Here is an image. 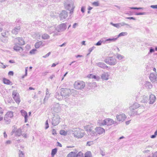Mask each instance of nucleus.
Returning <instances> with one entry per match:
<instances>
[{
    "instance_id": "nucleus-35",
    "label": "nucleus",
    "mask_w": 157,
    "mask_h": 157,
    "mask_svg": "<svg viewBox=\"0 0 157 157\" xmlns=\"http://www.w3.org/2000/svg\"><path fill=\"white\" fill-rule=\"evenodd\" d=\"M42 42L41 41H40L38 42H36L35 44V47L36 48H39L41 45H42Z\"/></svg>"
},
{
    "instance_id": "nucleus-48",
    "label": "nucleus",
    "mask_w": 157,
    "mask_h": 157,
    "mask_svg": "<svg viewBox=\"0 0 157 157\" xmlns=\"http://www.w3.org/2000/svg\"><path fill=\"white\" fill-rule=\"evenodd\" d=\"M65 99V101L68 103H70L71 101V99L67 98H64Z\"/></svg>"
},
{
    "instance_id": "nucleus-3",
    "label": "nucleus",
    "mask_w": 157,
    "mask_h": 157,
    "mask_svg": "<svg viewBox=\"0 0 157 157\" xmlns=\"http://www.w3.org/2000/svg\"><path fill=\"white\" fill-rule=\"evenodd\" d=\"M51 107L52 113L53 115L58 113L60 110V107L58 103H55L51 105Z\"/></svg>"
},
{
    "instance_id": "nucleus-5",
    "label": "nucleus",
    "mask_w": 157,
    "mask_h": 157,
    "mask_svg": "<svg viewBox=\"0 0 157 157\" xmlns=\"http://www.w3.org/2000/svg\"><path fill=\"white\" fill-rule=\"evenodd\" d=\"M140 107L139 104L137 103H135L129 107V109L131 112V115H134L139 114L137 111L135 110Z\"/></svg>"
},
{
    "instance_id": "nucleus-36",
    "label": "nucleus",
    "mask_w": 157,
    "mask_h": 157,
    "mask_svg": "<svg viewBox=\"0 0 157 157\" xmlns=\"http://www.w3.org/2000/svg\"><path fill=\"white\" fill-rule=\"evenodd\" d=\"M128 34V33L127 32H121V33H120L117 36V39L121 36H124L127 35Z\"/></svg>"
},
{
    "instance_id": "nucleus-42",
    "label": "nucleus",
    "mask_w": 157,
    "mask_h": 157,
    "mask_svg": "<svg viewBox=\"0 0 157 157\" xmlns=\"http://www.w3.org/2000/svg\"><path fill=\"white\" fill-rule=\"evenodd\" d=\"M84 157H91V152L90 151L87 152L85 154Z\"/></svg>"
},
{
    "instance_id": "nucleus-40",
    "label": "nucleus",
    "mask_w": 157,
    "mask_h": 157,
    "mask_svg": "<svg viewBox=\"0 0 157 157\" xmlns=\"http://www.w3.org/2000/svg\"><path fill=\"white\" fill-rule=\"evenodd\" d=\"M117 39V38H108L105 40L106 41H109L110 42H114L116 41Z\"/></svg>"
},
{
    "instance_id": "nucleus-18",
    "label": "nucleus",
    "mask_w": 157,
    "mask_h": 157,
    "mask_svg": "<svg viewBox=\"0 0 157 157\" xmlns=\"http://www.w3.org/2000/svg\"><path fill=\"white\" fill-rule=\"evenodd\" d=\"M96 65L97 66H98L99 67H100L102 68L103 69H107L108 70H109L110 68L108 66H107V65L104 63L101 62H99L96 63Z\"/></svg>"
},
{
    "instance_id": "nucleus-37",
    "label": "nucleus",
    "mask_w": 157,
    "mask_h": 157,
    "mask_svg": "<svg viewBox=\"0 0 157 157\" xmlns=\"http://www.w3.org/2000/svg\"><path fill=\"white\" fill-rule=\"evenodd\" d=\"M110 24L113 26L116 27L118 29L121 28L120 26V23L117 24H114L112 22H111Z\"/></svg>"
},
{
    "instance_id": "nucleus-1",
    "label": "nucleus",
    "mask_w": 157,
    "mask_h": 157,
    "mask_svg": "<svg viewBox=\"0 0 157 157\" xmlns=\"http://www.w3.org/2000/svg\"><path fill=\"white\" fill-rule=\"evenodd\" d=\"M64 6L66 9L70 11V14L72 15L75 7L74 2L71 0H67L65 2Z\"/></svg>"
},
{
    "instance_id": "nucleus-21",
    "label": "nucleus",
    "mask_w": 157,
    "mask_h": 157,
    "mask_svg": "<svg viewBox=\"0 0 157 157\" xmlns=\"http://www.w3.org/2000/svg\"><path fill=\"white\" fill-rule=\"evenodd\" d=\"M21 29V27L20 26L15 27L12 30V33L16 35L18 33Z\"/></svg>"
},
{
    "instance_id": "nucleus-24",
    "label": "nucleus",
    "mask_w": 157,
    "mask_h": 157,
    "mask_svg": "<svg viewBox=\"0 0 157 157\" xmlns=\"http://www.w3.org/2000/svg\"><path fill=\"white\" fill-rule=\"evenodd\" d=\"M155 97L154 95L152 94L150 95L149 97V103L153 104L155 102Z\"/></svg>"
},
{
    "instance_id": "nucleus-49",
    "label": "nucleus",
    "mask_w": 157,
    "mask_h": 157,
    "mask_svg": "<svg viewBox=\"0 0 157 157\" xmlns=\"http://www.w3.org/2000/svg\"><path fill=\"white\" fill-rule=\"evenodd\" d=\"M36 51V49H33L31 50L29 52V53L31 55H33L35 53V52Z\"/></svg>"
},
{
    "instance_id": "nucleus-38",
    "label": "nucleus",
    "mask_w": 157,
    "mask_h": 157,
    "mask_svg": "<svg viewBox=\"0 0 157 157\" xmlns=\"http://www.w3.org/2000/svg\"><path fill=\"white\" fill-rule=\"evenodd\" d=\"M49 36L47 34H44L42 35V38L44 40H46L49 39Z\"/></svg>"
},
{
    "instance_id": "nucleus-39",
    "label": "nucleus",
    "mask_w": 157,
    "mask_h": 157,
    "mask_svg": "<svg viewBox=\"0 0 157 157\" xmlns=\"http://www.w3.org/2000/svg\"><path fill=\"white\" fill-rule=\"evenodd\" d=\"M18 154L19 157H24V153L20 150L19 151Z\"/></svg>"
},
{
    "instance_id": "nucleus-14",
    "label": "nucleus",
    "mask_w": 157,
    "mask_h": 157,
    "mask_svg": "<svg viewBox=\"0 0 157 157\" xmlns=\"http://www.w3.org/2000/svg\"><path fill=\"white\" fill-rule=\"evenodd\" d=\"M105 123H106V125H110L113 124H115L117 125L118 124L117 122L113 120V119L110 118H107L105 120Z\"/></svg>"
},
{
    "instance_id": "nucleus-16",
    "label": "nucleus",
    "mask_w": 157,
    "mask_h": 157,
    "mask_svg": "<svg viewBox=\"0 0 157 157\" xmlns=\"http://www.w3.org/2000/svg\"><path fill=\"white\" fill-rule=\"evenodd\" d=\"M68 16V13L65 10H63L59 14V17L61 20L65 19Z\"/></svg>"
},
{
    "instance_id": "nucleus-47",
    "label": "nucleus",
    "mask_w": 157,
    "mask_h": 157,
    "mask_svg": "<svg viewBox=\"0 0 157 157\" xmlns=\"http://www.w3.org/2000/svg\"><path fill=\"white\" fill-rule=\"evenodd\" d=\"M120 27H121L122 26H124L125 25H127L130 28H131V27L130 26V25H128V24H126L124 22H121V23H120Z\"/></svg>"
},
{
    "instance_id": "nucleus-33",
    "label": "nucleus",
    "mask_w": 157,
    "mask_h": 157,
    "mask_svg": "<svg viewBox=\"0 0 157 157\" xmlns=\"http://www.w3.org/2000/svg\"><path fill=\"white\" fill-rule=\"evenodd\" d=\"M10 118L5 116L4 118V120L5 121L6 123L7 124H9L11 122Z\"/></svg>"
},
{
    "instance_id": "nucleus-61",
    "label": "nucleus",
    "mask_w": 157,
    "mask_h": 157,
    "mask_svg": "<svg viewBox=\"0 0 157 157\" xmlns=\"http://www.w3.org/2000/svg\"><path fill=\"white\" fill-rule=\"evenodd\" d=\"M152 157H157V151L153 153Z\"/></svg>"
},
{
    "instance_id": "nucleus-53",
    "label": "nucleus",
    "mask_w": 157,
    "mask_h": 157,
    "mask_svg": "<svg viewBox=\"0 0 157 157\" xmlns=\"http://www.w3.org/2000/svg\"><path fill=\"white\" fill-rule=\"evenodd\" d=\"M94 144L93 141H88L87 142L86 145L88 146H90Z\"/></svg>"
},
{
    "instance_id": "nucleus-54",
    "label": "nucleus",
    "mask_w": 157,
    "mask_h": 157,
    "mask_svg": "<svg viewBox=\"0 0 157 157\" xmlns=\"http://www.w3.org/2000/svg\"><path fill=\"white\" fill-rule=\"evenodd\" d=\"M102 43V41L101 40L98 41L97 43L95 44V45L96 46H100L101 45Z\"/></svg>"
},
{
    "instance_id": "nucleus-25",
    "label": "nucleus",
    "mask_w": 157,
    "mask_h": 157,
    "mask_svg": "<svg viewBox=\"0 0 157 157\" xmlns=\"http://www.w3.org/2000/svg\"><path fill=\"white\" fill-rule=\"evenodd\" d=\"M55 98L59 100H61L63 98V97L61 95V92L60 94L58 92H56L55 95Z\"/></svg>"
},
{
    "instance_id": "nucleus-29",
    "label": "nucleus",
    "mask_w": 157,
    "mask_h": 157,
    "mask_svg": "<svg viewBox=\"0 0 157 157\" xmlns=\"http://www.w3.org/2000/svg\"><path fill=\"white\" fill-rule=\"evenodd\" d=\"M145 86L147 89H151L152 87V85L151 83L148 82H146Z\"/></svg>"
},
{
    "instance_id": "nucleus-27",
    "label": "nucleus",
    "mask_w": 157,
    "mask_h": 157,
    "mask_svg": "<svg viewBox=\"0 0 157 157\" xmlns=\"http://www.w3.org/2000/svg\"><path fill=\"white\" fill-rule=\"evenodd\" d=\"M77 151H72L68 154L67 157H76Z\"/></svg>"
},
{
    "instance_id": "nucleus-31",
    "label": "nucleus",
    "mask_w": 157,
    "mask_h": 157,
    "mask_svg": "<svg viewBox=\"0 0 157 157\" xmlns=\"http://www.w3.org/2000/svg\"><path fill=\"white\" fill-rule=\"evenodd\" d=\"M21 130L20 128L17 129L15 133V135L16 136H19L21 133Z\"/></svg>"
},
{
    "instance_id": "nucleus-4",
    "label": "nucleus",
    "mask_w": 157,
    "mask_h": 157,
    "mask_svg": "<svg viewBox=\"0 0 157 157\" xmlns=\"http://www.w3.org/2000/svg\"><path fill=\"white\" fill-rule=\"evenodd\" d=\"M104 61L106 63L111 66L114 65L117 63L116 59L113 57H107L104 59Z\"/></svg>"
},
{
    "instance_id": "nucleus-12",
    "label": "nucleus",
    "mask_w": 157,
    "mask_h": 157,
    "mask_svg": "<svg viewBox=\"0 0 157 157\" xmlns=\"http://www.w3.org/2000/svg\"><path fill=\"white\" fill-rule=\"evenodd\" d=\"M73 134L75 137L78 138H81L84 135L83 133H82L79 130L77 129L74 130Z\"/></svg>"
},
{
    "instance_id": "nucleus-26",
    "label": "nucleus",
    "mask_w": 157,
    "mask_h": 157,
    "mask_svg": "<svg viewBox=\"0 0 157 157\" xmlns=\"http://www.w3.org/2000/svg\"><path fill=\"white\" fill-rule=\"evenodd\" d=\"M141 102L143 103H147L148 101V97L147 96L143 95L141 97Z\"/></svg>"
},
{
    "instance_id": "nucleus-64",
    "label": "nucleus",
    "mask_w": 157,
    "mask_h": 157,
    "mask_svg": "<svg viewBox=\"0 0 157 157\" xmlns=\"http://www.w3.org/2000/svg\"><path fill=\"white\" fill-rule=\"evenodd\" d=\"M52 134L53 135L56 134V131L55 129H53L52 130Z\"/></svg>"
},
{
    "instance_id": "nucleus-43",
    "label": "nucleus",
    "mask_w": 157,
    "mask_h": 157,
    "mask_svg": "<svg viewBox=\"0 0 157 157\" xmlns=\"http://www.w3.org/2000/svg\"><path fill=\"white\" fill-rule=\"evenodd\" d=\"M117 58L119 60H121L124 58V56L120 54H117Z\"/></svg>"
},
{
    "instance_id": "nucleus-60",
    "label": "nucleus",
    "mask_w": 157,
    "mask_h": 157,
    "mask_svg": "<svg viewBox=\"0 0 157 157\" xmlns=\"http://www.w3.org/2000/svg\"><path fill=\"white\" fill-rule=\"evenodd\" d=\"M126 19H130V20H136V19L135 18L133 17H127L125 18Z\"/></svg>"
},
{
    "instance_id": "nucleus-8",
    "label": "nucleus",
    "mask_w": 157,
    "mask_h": 157,
    "mask_svg": "<svg viewBox=\"0 0 157 157\" xmlns=\"http://www.w3.org/2000/svg\"><path fill=\"white\" fill-rule=\"evenodd\" d=\"M14 42L15 44L22 45L25 44V41L21 37H17L14 40Z\"/></svg>"
},
{
    "instance_id": "nucleus-58",
    "label": "nucleus",
    "mask_w": 157,
    "mask_h": 157,
    "mask_svg": "<svg viewBox=\"0 0 157 157\" xmlns=\"http://www.w3.org/2000/svg\"><path fill=\"white\" fill-rule=\"evenodd\" d=\"M51 54V52H49L48 53H47V54L45 55V56H43V57L44 58H46L47 57H48Z\"/></svg>"
},
{
    "instance_id": "nucleus-15",
    "label": "nucleus",
    "mask_w": 157,
    "mask_h": 157,
    "mask_svg": "<svg viewBox=\"0 0 157 157\" xmlns=\"http://www.w3.org/2000/svg\"><path fill=\"white\" fill-rule=\"evenodd\" d=\"M116 117L118 121L122 122L124 121L126 117L125 114L122 113L118 115H117Z\"/></svg>"
},
{
    "instance_id": "nucleus-11",
    "label": "nucleus",
    "mask_w": 157,
    "mask_h": 157,
    "mask_svg": "<svg viewBox=\"0 0 157 157\" xmlns=\"http://www.w3.org/2000/svg\"><path fill=\"white\" fill-rule=\"evenodd\" d=\"M12 94L13 98L15 102L19 104L20 102V99L19 97V94L16 91H14L13 92Z\"/></svg>"
},
{
    "instance_id": "nucleus-32",
    "label": "nucleus",
    "mask_w": 157,
    "mask_h": 157,
    "mask_svg": "<svg viewBox=\"0 0 157 157\" xmlns=\"http://www.w3.org/2000/svg\"><path fill=\"white\" fill-rule=\"evenodd\" d=\"M46 96L45 97L44 100V101L46 99L47 100L48 98H49L50 96V94L48 91V88H47L46 89Z\"/></svg>"
},
{
    "instance_id": "nucleus-57",
    "label": "nucleus",
    "mask_w": 157,
    "mask_h": 157,
    "mask_svg": "<svg viewBox=\"0 0 157 157\" xmlns=\"http://www.w3.org/2000/svg\"><path fill=\"white\" fill-rule=\"evenodd\" d=\"M93 76L92 77V78H94L95 79H96L97 80H98L99 79V76L97 77L95 75H92Z\"/></svg>"
},
{
    "instance_id": "nucleus-30",
    "label": "nucleus",
    "mask_w": 157,
    "mask_h": 157,
    "mask_svg": "<svg viewBox=\"0 0 157 157\" xmlns=\"http://www.w3.org/2000/svg\"><path fill=\"white\" fill-rule=\"evenodd\" d=\"M5 116L11 118L13 117V112L12 111L8 112H7Z\"/></svg>"
},
{
    "instance_id": "nucleus-23",
    "label": "nucleus",
    "mask_w": 157,
    "mask_h": 157,
    "mask_svg": "<svg viewBox=\"0 0 157 157\" xmlns=\"http://www.w3.org/2000/svg\"><path fill=\"white\" fill-rule=\"evenodd\" d=\"M21 113L22 115L24 117L25 122H27L28 121V115L27 112L24 110H22L21 111Z\"/></svg>"
},
{
    "instance_id": "nucleus-17",
    "label": "nucleus",
    "mask_w": 157,
    "mask_h": 157,
    "mask_svg": "<svg viewBox=\"0 0 157 157\" xmlns=\"http://www.w3.org/2000/svg\"><path fill=\"white\" fill-rule=\"evenodd\" d=\"M149 78L152 82L157 81V74L155 73H151L150 75Z\"/></svg>"
},
{
    "instance_id": "nucleus-46",
    "label": "nucleus",
    "mask_w": 157,
    "mask_h": 157,
    "mask_svg": "<svg viewBox=\"0 0 157 157\" xmlns=\"http://www.w3.org/2000/svg\"><path fill=\"white\" fill-rule=\"evenodd\" d=\"M8 33V31H6L4 33H1L2 36L4 38L7 37V36Z\"/></svg>"
},
{
    "instance_id": "nucleus-9",
    "label": "nucleus",
    "mask_w": 157,
    "mask_h": 157,
    "mask_svg": "<svg viewBox=\"0 0 157 157\" xmlns=\"http://www.w3.org/2000/svg\"><path fill=\"white\" fill-rule=\"evenodd\" d=\"M66 25L65 23L61 24L56 28V30L58 32L63 31L66 29Z\"/></svg>"
},
{
    "instance_id": "nucleus-28",
    "label": "nucleus",
    "mask_w": 157,
    "mask_h": 157,
    "mask_svg": "<svg viewBox=\"0 0 157 157\" xmlns=\"http://www.w3.org/2000/svg\"><path fill=\"white\" fill-rule=\"evenodd\" d=\"M3 83L7 85H12V82L9 79L4 78L3 79Z\"/></svg>"
},
{
    "instance_id": "nucleus-6",
    "label": "nucleus",
    "mask_w": 157,
    "mask_h": 157,
    "mask_svg": "<svg viewBox=\"0 0 157 157\" xmlns=\"http://www.w3.org/2000/svg\"><path fill=\"white\" fill-rule=\"evenodd\" d=\"M85 86V83L83 81H78L75 82L74 84L75 89L78 90H82L83 89Z\"/></svg>"
},
{
    "instance_id": "nucleus-7",
    "label": "nucleus",
    "mask_w": 157,
    "mask_h": 157,
    "mask_svg": "<svg viewBox=\"0 0 157 157\" xmlns=\"http://www.w3.org/2000/svg\"><path fill=\"white\" fill-rule=\"evenodd\" d=\"M54 117H53L52 124L54 126H55L57 125L60 122V117L58 115L54 114Z\"/></svg>"
},
{
    "instance_id": "nucleus-52",
    "label": "nucleus",
    "mask_w": 157,
    "mask_h": 157,
    "mask_svg": "<svg viewBox=\"0 0 157 157\" xmlns=\"http://www.w3.org/2000/svg\"><path fill=\"white\" fill-rule=\"evenodd\" d=\"M60 134L61 135L65 136L66 135L67 133L64 130H61L60 131Z\"/></svg>"
},
{
    "instance_id": "nucleus-45",
    "label": "nucleus",
    "mask_w": 157,
    "mask_h": 157,
    "mask_svg": "<svg viewBox=\"0 0 157 157\" xmlns=\"http://www.w3.org/2000/svg\"><path fill=\"white\" fill-rule=\"evenodd\" d=\"M76 157H83V153L81 151L79 152L78 153H76Z\"/></svg>"
},
{
    "instance_id": "nucleus-63",
    "label": "nucleus",
    "mask_w": 157,
    "mask_h": 157,
    "mask_svg": "<svg viewBox=\"0 0 157 157\" xmlns=\"http://www.w3.org/2000/svg\"><path fill=\"white\" fill-rule=\"evenodd\" d=\"M154 52V49L151 48L150 49L149 52V54L150 53H152Z\"/></svg>"
},
{
    "instance_id": "nucleus-44",
    "label": "nucleus",
    "mask_w": 157,
    "mask_h": 157,
    "mask_svg": "<svg viewBox=\"0 0 157 157\" xmlns=\"http://www.w3.org/2000/svg\"><path fill=\"white\" fill-rule=\"evenodd\" d=\"M92 5L95 6H99L100 5V3L99 1L94 2L92 3Z\"/></svg>"
},
{
    "instance_id": "nucleus-62",
    "label": "nucleus",
    "mask_w": 157,
    "mask_h": 157,
    "mask_svg": "<svg viewBox=\"0 0 157 157\" xmlns=\"http://www.w3.org/2000/svg\"><path fill=\"white\" fill-rule=\"evenodd\" d=\"M8 75L13 76V71H10L8 74Z\"/></svg>"
},
{
    "instance_id": "nucleus-56",
    "label": "nucleus",
    "mask_w": 157,
    "mask_h": 157,
    "mask_svg": "<svg viewBox=\"0 0 157 157\" xmlns=\"http://www.w3.org/2000/svg\"><path fill=\"white\" fill-rule=\"evenodd\" d=\"M131 9H133V10H140L142 9L143 8H141V7H130V8Z\"/></svg>"
},
{
    "instance_id": "nucleus-13",
    "label": "nucleus",
    "mask_w": 157,
    "mask_h": 157,
    "mask_svg": "<svg viewBox=\"0 0 157 157\" xmlns=\"http://www.w3.org/2000/svg\"><path fill=\"white\" fill-rule=\"evenodd\" d=\"M89 125H87L84 127V128L86 129L88 134H90L91 136H97V132L95 131L92 130L91 128H89Z\"/></svg>"
},
{
    "instance_id": "nucleus-22",
    "label": "nucleus",
    "mask_w": 157,
    "mask_h": 157,
    "mask_svg": "<svg viewBox=\"0 0 157 157\" xmlns=\"http://www.w3.org/2000/svg\"><path fill=\"white\" fill-rule=\"evenodd\" d=\"M56 28L54 26H52L47 27L46 30L48 31L50 34H51L55 32L56 30Z\"/></svg>"
},
{
    "instance_id": "nucleus-55",
    "label": "nucleus",
    "mask_w": 157,
    "mask_h": 157,
    "mask_svg": "<svg viewBox=\"0 0 157 157\" xmlns=\"http://www.w3.org/2000/svg\"><path fill=\"white\" fill-rule=\"evenodd\" d=\"M49 127V124L48 122V121L47 120L45 122V129H48Z\"/></svg>"
},
{
    "instance_id": "nucleus-50",
    "label": "nucleus",
    "mask_w": 157,
    "mask_h": 157,
    "mask_svg": "<svg viewBox=\"0 0 157 157\" xmlns=\"http://www.w3.org/2000/svg\"><path fill=\"white\" fill-rule=\"evenodd\" d=\"M147 14V13L146 12H140V13H136L135 14L137 15H146Z\"/></svg>"
},
{
    "instance_id": "nucleus-34",
    "label": "nucleus",
    "mask_w": 157,
    "mask_h": 157,
    "mask_svg": "<svg viewBox=\"0 0 157 157\" xmlns=\"http://www.w3.org/2000/svg\"><path fill=\"white\" fill-rule=\"evenodd\" d=\"M104 121L105 120H98V123L99 125L100 126H102L105 125H106V123H105L104 122Z\"/></svg>"
},
{
    "instance_id": "nucleus-19",
    "label": "nucleus",
    "mask_w": 157,
    "mask_h": 157,
    "mask_svg": "<svg viewBox=\"0 0 157 157\" xmlns=\"http://www.w3.org/2000/svg\"><path fill=\"white\" fill-rule=\"evenodd\" d=\"M95 130L97 132V135L98 134L100 135L105 132V130L101 127H96L95 129Z\"/></svg>"
},
{
    "instance_id": "nucleus-2",
    "label": "nucleus",
    "mask_w": 157,
    "mask_h": 157,
    "mask_svg": "<svg viewBox=\"0 0 157 157\" xmlns=\"http://www.w3.org/2000/svg\"><path fill=\"white\" fill-rule=\"evenodd\" d=\"M76 90L72 89L62 88L61 89V94L63 98H67L69 97L72 93V91Z\"/></svg>"
},
{
    "instance_id": "nucleus-59",
    "label": "nucleus",
    "mask_w": 157,
    "mask_h": 157,
    "mask_svg": "<svg viewBox=\"0 0 157 157\" xmlns=\"http://www.w3.org/2000/svg\"><path fill=\"white\" fill-rule=\"evenodd\" d=\"M153 9H157V5H152L150 6Z\"/></svg>"
},
{
    "instance_id": "nucleus-20",
    "label": "nucleus",
    "mask_w": 157,
    "mask_h": 157,
    "mask_svg": "<svg viewBox=\"0 0 157 157\" xmlns=\"http://www.w3.org/2000/svg\"><path fill=\"white\" fill-rule=\"evenodd\" d=\"M109 76L108 72H104L101 75V78L103 80H107L109 79Z\"/></svg>"
},
{
    "instance_id": "nucleus-10",
    "label": "nucleus",
    "mask_w": 157,
    "mask_h": 157,
    "mask_svg": "<svg viewBox=\"0 0 157 157\" xmlns=\"http://www.w3.org/2000/svg\"><path fill=\"white\" fill-rule=\"evenodd\" d=\"M13 49L16 51H19L20 53V55L22 57L25 56V53L23 52V49L22 47L15 45L13 47Z\"/></svg>"
},
{
    "instance_id": "nucleus-51",
    "label": "nucleus",
    "mask_w": 157,
    "mask_h": 157,
    "mask_svg": "<svg viewBox=\"0 0 157 157\" xmlns=\"http://www.w3.org/2000/svg\"><path fill=\"white\" fill-rule=\"evenodd\" d=\"M95 48V47L94 46H93V47L90 48L88 50V51L89 52V53L87 54V55H88L89 54L90 52L93 51V50H94V49Z\"/></svg>"
},
{
    "instance_id": "nucleus-41",
    "label": "nucleus",
    "mask_w": 157,
    "mask_h": 157,
    "mask_svg": "<svg viewBox=\"0 0 157 157\" xmlns=\"http://www.w3.org/2000/svg\"><path fill=\"white\" fill-rule=\"evenodd\" d=\"M57 151V149L55 148L53 149L52 151L51 155L52 156H54L56 153Z\"/></svg>"
}]
</instances>
